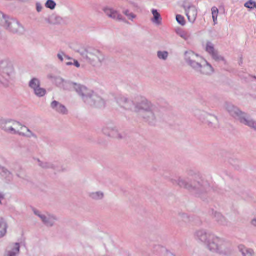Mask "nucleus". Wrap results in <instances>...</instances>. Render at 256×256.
Masks as SVG:
<instances>
[{"label":"nucleus","mask_w":256,"mask_h":256,"mask_svg":"<svg viewBox=\"0 0 256 256\" xmlns=\"http://www.w3.org/2000/svg\"><path fill=\"white\" fill-rule=\"evenodd\" d=\"M174 185L188 190L196 197L205 200L206 194L210 188L208 182L195 175L188 178L178 177L170 180Z\"/></svg>","instance_id":"1"},{"label":"nucleus","mask_w":256,"mask_h":256,"mask_svg":"<svg viewBox=\"0 0 256 256\" xmlns=\"http://www.w3.org/2000/svg\"><path fill=\"white\" fill-rule=\"evenodd\" d=\"M194 237L197 240L204 243L207 248L212 252L220 254L226 252V244L224 241L205 230H200L196 231Z\"/></svg>","instance_id":"2"},{"label":"nucleus","mask_w":256,"mask_h":256,"mask_svg":"<svg viewBox=\"0 0 256 256\" xmlns=\"http://www.w3.org/2000/svg\"><path fill=\"white\" fill-rule=\"evenodd\" d=\"M184 56L186 63L195 71L204 75H210L214 72L211 64L193 51L186 52Z\"/></svg>","instance_id":"3"},{"label":"nucleus","mask_w":256,"mask_h":256,"mask_svg":"<svg viewBox=\"0 0 256 256\" xmlns=\"http://www.w3.org/2000/svg\"><path fill=\"white\" fill-rule=\"evenodd\" d=\"M84 60L93 67L100 68L106 61L105 54L99 49L88 46L77 50Z\"/></svg>","instance_id":"4"},{"label":"nucleus","mask_w":256,"mask_h":256,"mask_svg":"<svg viewBox=\"0 0 256 256\" xmlns=\"http://www.w3.org/2000/svg\"><path fill=\"white\" fill-rule=\"evenodd\" d=\"M75 90L86 104L97 108L104 107V100L85 86L77 84Z\"/></svg>","instance_id":"5"},{"label":"nucleus","mask_w":256,"mask_h":256,"mask_svg":"<svg viewBox=\"0 0 256 256\" xmlns=\"http://www.w3.org/2000/svg\"><path fill=\"white\" fill-rule=\"evenodd\" d=\"M14 73V64L10 60H5L0 62V84L8 86Z\"/></svg>","instance_id":"6"},{"label":"nucleus","mask_w":256,"mask_h":256,"mask_svg":"<svg viewBox=\"0 0 256 256\" xmlns=\"http://www.w3.org/2000/svg\"><path fill=\"white\" fill-rule=\"evenodd\" d=\"M226 108L232 117L237 118L240 123L256 131V121L253 119H248V116L246 113L230 104H226Z\"/></svg>","instance_id":"7"},{"label":"nucleus","mask_w":256,"mask_h":256,"mask_svg":"<svg viewBox=\"0 0 256 256\" xmlns=\"http://www.w3.org/2000/svg\"><path fill=\"white\" fill-rule=\"evenodd\" d=\"M21 126L20 122L12 119H2L0 120V128L6 132L10 134H18V126Z\"/></svg>","instance_id":"8"},{"label":"nucleus","mask_w":256,"mask_h":256,"mask_svg":"<svg viewBox=\"0 0 256 256\" xmlns=\"http://www.w3.org/2000/svg\"><path fill=\"white\" fill-rule=\"evenodd\" d=\"M32 210L34 214L38 216L42 221V223L48 227L53 226L58 220L57 218L54 215L48 213H42L36 208H33Z\"/></svg>","instance_id":"9"},{"label":"nucleus","mask_w":256,"mask_h":256,"mask_svg":"<svg viewBox=\"0 0 256 256\" xmlns=\"http://www.w3.org/2000/svg\"><path fill=\"white\" fill-rule=\"evenodd\" d=\"M4 28L9 32L14 34H22L24 28L17 20L10 18L9 16L6 21Z\"/></svg>","instance_id":"10"},{"label":"nucleus","mask_w":256,"mask_h":256,"mask_svg":"<svg viewBox=\"0 0 256 256\" xmlns=\"http://www.w3.org/2000/svg\"><path fill=\"white\" fill-rule=\"evenodd\" d=\"M155 108L154 110H150L143 114H140L142 118L150 124H154L157 119L162 116L158 107L155 105Z\"/></svg>","instance_id":"11"},{"label":"nucleus","mask_w":256,"mask_h":256,"mask_svg":"<svg viewBox=\"0 0 256 256\" xmlns=\"http://www.w3.org/2000/svg\"><path fill=\"white\" fill-rule=\"evenodd\" d=\"M182 7L185 10L186 14L188 21L194 24L198 16V10L196 6L192 4L184 2Z\"/></svg>","instance_id":"12"},{"label":"nucleus","mask_w":256,"mask_h":256,"mask_svg":"<svg viewBox=\"0 0 256 256\" xmlns=\"http://www.w3.org/2000/svg\"><path fill=\"white\" fill-rule=\"evenodd\" d=\"M198 113L196 114V116L202 122L211 127L214 126L217 124L218 120L216 116L204 112L199 111Z\"/></svg>","instance_id":"13"},{"label":"nucleus","mask_w":256,"mask_h":256,"mask_svg":"<svg viewBox=\"0 0 256 256\" xmlns=\"http://www.w3.org/2000/svg\"><path fill=\"white\" fill-rule=\"evenodd\" d=\"M150 110H156L155 105L144 98H142L141 100L137 102L134 106V112L140 114H143Z\"/></svg>","instance_id":"14"},{"label":"nucleus","mask_w":256,"mask_h":256,"mask_svg":"<svg viewBox=\"0 0 256 256\" xmlns=\"http://www.w3.org/2000/svg\"><path fill=\"white\" fill-rule=\"evenodd\" d=\"M205 50L216 62L225 61L224 58L219 54L218 50L214 48V45L210 41L206 43Z\"/></svg>","instance_id":"15"},{"label":"nucleus","mask_w":256,"mask_h":256,"mask_svg":"<svg viewBox=\"0 0 256 256\" xmlns=\"http://www.w3.org/2000/svg\"><path fill=\"white\" fill-rule=\"evenodd\" d=\"M117 102L122 108L127 110L134 111L136 104L124 96H120L117 98Z\"/></svg>","instance_id":"16"},{"label":"nucleus","mask_w":256,"mask_h":256,"mask_svg":"<svg viewBox=\"0 0 256 256\" xmlns=\"http://www.w3.org/2000/svg\"><path fill=\"white\" fill-rule=\"evenodd\" d=\"M38 166L44 169H52L56 171L60 170V164L58 162H42L39 159H38Z\"/></svg>","instance_id":"17"},{"label":"nucleus","mask_w":256,"mask_h":256,"mask_svg":"<svg viewBox=\"0 0 256 256\" xmlns=\"http://www.w3.org/2000/svg\"><path fill=\"white\" fill-rule=\"evenodd\" d=\"M104 12L106 15L110 18L127 23V21L122 18V16L117 11L113 9L105 8H104Z\"/></svg>","instance_id":"18"},{"label":"nucleus","mask_w":256,"mask_h":256,"mask_svg":"<svg viewBox=\"0 0 256 256\" xmlns=\"http://www.w3.org/2000/svg\"><path fill=\"white\" fill-rule=\"evenodd\" d=\"M51 108L57 112L62 114H66L68 110L66 106L56 100L53 101L50 104Z\"/></svg>","instance_id":"19"},{"label":"nucleus","mask_w":256,"mask_h":256,"mask_svg":"<svg viewBox=\"0 0 256 256\" xmlns=\"http://www.w3.org/2000/svg\"><path fill=\"white\" fill-rule=\"evenodd\" d=\"M213 218L218 224L223 226H228V222L226 218L222 214L218 212H212V214Z\"/></svg>","instance_id":"20"},{"label":"nucleus","mask_w":256,"mask_h":256,"mask_svg":"<svg viewBox=\"0 0 256 256\" xmlns=\"http://www.w3.org/2000/svg\"><path fill=\"white\" fill-rule=\"evenodd\" d=\"M0 175L7 182H11L14 177L12 172L2 166H0Z\"/></svg>","instance_id":"21"},{"label":"nucleus","mask_w":256,"mask_h":256,"mask_svg":"<svg viewBox=\"0 0 256 256\" xmlns=\"http://www.w3.org/2000/svg\"><path fill=\"white\" fill-rule=\"evenodd\" d=\"M112 130L110 134L108 132V129H105L104 134L109 137L118 139H122L124 138V136L119 132L117 128L114 124Z\"/></svg>","instance_id":"22"},{"label":"nucleus","mask_w":256,"mask_h":256,"mask_svg":"<svg viewBox=\"0 0 256 256\" xmlns=\"http://www.w3.org/2000/svg\"><path fill=\"white\" fill-rule=\"evenodd\" d=\"M21 130L25 129L26 131V132H20L18 130V135L20 136H24L28 138H37V136L36 134L32 132L28 128L24 126H22L21 124Z\"/></svg>","instance_id":"23"},{"label":"nucleus","mask_w":256,"mask_h":256,"mask_svg":"<svg viewBox=\"0 0 256 256\" xmlns=\"http://www.w3.org/2000/svg\"><path fill=\"white\" fill-rule=\"evenodd\" d=\"M20 244L16 243L10 250H8L5 256H16L20 252Z\"/></svg>","instance_id":"24"},{"label":"nucleus","mask_w":256,"mask_h":256,"mask_svg":"<svg viewBox=\"0 0 256 256\" xmlns=\"http://www.w3.org/2000/svg\"><path fill=\"white\" fill-rule=\"evenodd\" d=\"M176 32L178 36L186 41H188L192 38L190 34L181 29L176 30Z\"/></svg>","instance_id":"25"},{"label":"nucleus","mask_w":256,"mask_h":256,"mask_svg":"<svg viewBox=\"0 0 256 256\" xmlns=\"http://www.w3.org/2000/svg\"><path fill=\"white\" fill-rule=\"evenodd\" d=\"M239 250L243 256H254V252L253 250L247 248L244 246H239Z\"/></svg>","instance_id":"26"},{"label":"nucleus","mask_w":256,"mask_h":256,"mask_svg":"<svg viewBox=\"0 0 256 256\" xmlns=\"http://www.w3.org/2000/svg\"><path fill=\"white\" fill-rule=\"evenodd\" d=\"M76 85H77L76 83L65 80L62 88H63L64 90L71 91L73 89L75 90Z\"/></svg>","instance_id":"27"},{"label":"nucleus","mask_w":256,"mask_h":256,"mask_svg":"<svg viewBox=\"0 0 256 256\" xmlns=\"http://www.w3.org/2000/svg\"><path fill=\"white\" fill-rule=\"evenodd\" d=\"M8 226L3 218H0V238L3 237L6 233Z\"/></svg>","instance_id":"28"},{"label":"nucleus","mask_w":256,"mask_h":256,"mask_svg":"<svg viewBox=\"0 0 256 256\" xmlns=\"http://www.w3.org/2000/svg\"><path fill=\"white\" fill-rule=\"evenodd\" d=\"M152 14L154 16V18L152 20V22L158 24H160L161 23L162 18H160V14L156 10H152Z\"/></svg>","instance_id":"29"},{"label":"nucleus","mask_w":256,"mask_h":256,"mask_svg":"<svg viewBox=\"0 0 256 256\" xmlns=\"http://www.w3.org/2000/svg\"><path fill=\"white\" fill-rule=\"evenodd\" d=\"M28 86L34 90L40 86V81L36 78H33L30 82Z\"/></svg>","instance_id":"30"},{"label":"nucleus","mask_w":256,"mask_h":256,"mask_svg":"<svg viewBox=\"0 0 256 256\" xmlns=\"http://www.w3.org/2000/svg\"><path fill=\"white\" fill-rule=\"evenodd\" d=\"M52 20H51V24L52 25H56L61 24L62 22V18L59 16H58L55 14H53L51 15Z\"/></svg>","instance_id":"31"},{"label":"nucleus","mask_w":256,"mask_h":256,"mask_svg":"<svg viewBox=\"0 0 256 256\" xmlns=\"http://www.w3.org/2000/svg\"><path fill=\"white\" fill-rule=\"evenodd\" d=\"M90 196L94 200H100L104 198V194L101 192H97L90 194Z\"/></svg>","instance_id":"32"},{"label":"nucleus","mask_w":256,"mask_h":256,"mask_svg":"<svg viewBox=\"0 0 256 256\" xmlns=\"http://www.w3.org/2000/svg\"><path fill=\"white\" fill-rule=\"evenodd\" d=\"M34 94L38 97L41 98L44 96L46 93V91L44 88H40V86L38 88H36L34 90Z\"/></svg>","instance_id":"33"},{"label":"nucleus","mask_w":256,"mask_h":256,"mask_svg":"<svg viewBox=\"0 0 256 256\" xmlns=\"http://www.w3.org/2000/svg\"><path fill=\"white\" fill-rule=\"evenodd\" d=\"M122 13L126 16L128 18L132 21L134 19L136 18V16L132 12H130V11L128 10L124 9L122 10Z\"/></svg>","instance_id":"34"},{"label":"nucleus","mask_w":256,"mask_h":256,"mask_svg":"<svg viewBox=\"0 0 256 256\" xmlns=\"http://www.w3.org/2000/svg\"><path fill=\"white\" fill-rule=\"evenodd\" d=\"M168 56V53L166 51H158V57L160 60H166Z\"/></svg>","instance_id":"35"},{"label":"nucleus","mask_w":256,"mask_h":256,"mask_svg":"<svg viewBox=\"0 0 256 256\" xmlns=\"http://www.w3.org/2000/svg\"><path fill=\"white\" fill-rule=\"evenodd\" d=\"M56 3L53 0H48L45 4L46 8L53 10L56 8Z\"/></svg>","instance_id":"36"},{"label":"nucleus","mask_w":256,"mask_h":256,"mask_svg":"<svg viewBox=\"0 0 256 256\" xmlns=\"http://www.w3.org/2000/svg\"><path fill=\"white\" fill-rule=\"evenodd\" d=\"M244 6L250 10H254L256 8V2L250 0L244 4Z\"/></svg>","instance_id":"37"},{"label":"nucleus","mask_w":256,"mask_h":256,"mask_svg":"<svg viewBox=\"0 0 256 256\" xmlns=\"http://www.w3.org/2000/svg\"><path fill=\"white\" fill-rule=\"evenodd\" d=\"M8 16L0 11V26H4Z\"/></svg>","instance_id":"38"},{"label":"nucleus","mask_w":256,"mask_h":256,"mask_svg":"<svg viewBox=\"0 0 256 256\" xmlns=\"http://www.w3.org/2000/svg\"><path fill=\"white\" fill-rule=\"evenodd\" d=\"M176 20L177 22L182 26H184L186 24V20L184 17L180 14H178L176 16Z\"/></svg>","instance_id":"39"},{"label":"nucleus","mask_w":256,"mask_h":256,"mask_svg":"<svg viewBox=\"0 0 256 256\" xmlns=\"http://www.w3.org/2000/svg\"><path fill=\"white\" fill-rule=\"evenodd\" d=\"M114 124L112 123H108L106 124L102 128V132L104 134V131L105 129H108V133L110 134L113 128Z\"/></svg>","instance_id":"40"},{"label":"nucleus","mask_w":256,"mask_h":256,"mask_svg":"<svg viewBox=\"0 0 256 256\" xmlns=\"http://www.w3.org/2000/svg\"><path fill=\"white\" fill-rule=\"evenodd\" d=\"M64 81L65 80L61 78H57L55 80V82L58 86L62 88Z\"/></svg>","instance_id":"41"},{"label":"nucleus","mask_w":256,"mask_h":256,"mask_svg":"<svg viewBox=\"0 0 256 256\" xmlns=\"http://www.w3.org/2000/svg\"><path fill=\"white\" fill-rule=\"evenodd\" d=\"M212 17H218V10L216 7L214 6L212 8Z\"/></svg>","instance_id":"42"},{"label":"nucleus","mask_w":256,"mask_h":256,"mask_svg":"<svg viewBox=\"0 0 256 256\" xmlns=\"http://www.w3.org/2000/svg\"><path fill=\"white\" fill-rule=\"evenodd\" d=\"M64 56L65 54L62 51H60L57 54L58 58L60 60L61 62H63Z\"/></svg>","instance_id":"43"},{"label":"nucleus","mask_w":256,"mask_h":256,"mask_svg":"<svg viewBox=\"0 0 256 256\" xmlns=\"http://www.w3.org/2000/svg\"><path fill=\"white\" fill-rule=\"evenodd\" d=\"M42 6L40 3L37 2L36 4V8L38 12H42Z\"/></svg>","instance_id":"44"},{"label":"nucleus","mask_w":256,"mask_h":256,"mask_svg":"<svg viewBox=\"0 0 256 256\" xmlns=\"http://www.w3.org/2000/svg\"><path fill=\"white\" fill-rule=\"evenodd\" d=\"M17 168L18 169L20 168V166L18 165L15 166L14 168H12L11 170H12V171L13 172H14L18 176H19V174L17 172H18Z\"/></svg>","instance_id":"45"},{"label":"nucleus","mask_w":256,"mask_h":256,"mask_svg":"<svg viewBox=\"0 0 256 256\" xmlns=\"http://www.w3.org/2000/svg\"><path fill=\"white\" fill-rule=\"evenodd\" d=\"M180 217L182 218L184 220H187L188 219V217L187 214H183L180 216Z\"/></svg>","instance_id":"46"},{"label":"nucleus","mask_w":256,"mask_h":256,"mask_svg":"<svg viewBox=\"0 0 256 256\" xmlns=\"http://www.w3.org/2000/svg\"><path fill=\"white\" fill-rule=\"evenodd\" d=\"M51 20H52V17H51V16H48V18H45V20L46 22L50 24H51Z\"/></svg>","instance_id":"47"},{"label":"nucleus","mask_w":256,"mask_h":256,"mask_svg":"<svg viewBox=\"0 0 256 256\" xmlns=\"http://www.w3.org/2000/svg\"><path fill=\"white\" fill-rule=\"evenodd\" d=\"M73 60L74 62V65L78 68H80V64H79L78 62L75 60Z\"/></svg>","instance_id":"48"},{"label":"nucleus","mask_w":256,"mask_h":256,"mask_svg":"<svg viewBox=\"0 0 256 256\" xmlns=\"http://www.w3.org/2000/svg\"><path fill=\"white\" fill-rule=\"evenodd\" d=\"M4 198V194L2 192H0V203L1 201Z\"/></svg>","instance_id":"49"},{"label":"nucleus","mask_w":256,"mask_h":256,"mask_svg":"<svg viewBox=\"0 0 256 256\" xmlns=\"http://www.w3.org/2000/svg\"><path fill=\"white\" fill-rule=\"evenodd\" d=\"M213 21L214 22V25L217 24L218 17H212Z\"/></svg>","instance_id":"50"},{"label":"nucleus","mask_w":256,"mask_h":256,"mask_svg":"<svg viewBox=\"0 0 256 256\" xmlns=\"http://www.w3.org/2000/svg\"><path fill=\"white\" fill-rule=\"evenodd\" d=\"M252 224L254 226H256V218L252 221Z\"/></svg>","instance_id":"51"},{"label":"nucleus","mask_w":256,"mask_h":256,"mask_svg":"<svg viewBox=\"0 0 256 256\" xmlns=\"http://www.w3.org/2000/svg\"><path fill=\"white\" fill-rule=\"evenodd\" d=\"M66 64L67 66H72V64H74L72 62H67L66 63Z\"/></svg>","instance_id":"52"},{"label":"nucleus","mask_w":256,"mask_h":256,"mask_svg":"<svg viewBox=\"0 0 256 256\" xmlns=\"http://www.w3.org/2000/svg\"><path fill=\"white\" fill-rule=\"evenodd\" d=\"M64 58L68 60H72V58H70V57H69L68 56H66V54H65V56H64Z\"/></svg>","instance_id":"53"}]
</instances>
